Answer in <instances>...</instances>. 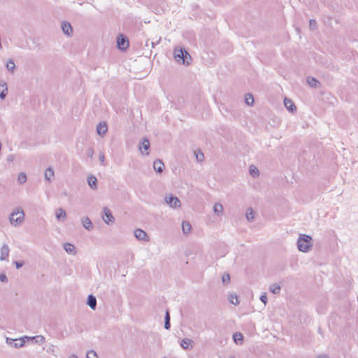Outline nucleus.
<instances>
[{"instance_id": "1", "label": "nucleus", "mask_w": 358, "mask_h": 358, "mask_svg": "<svg viewBox=\"0 0 358 358\" xmlns=\"http://www.w3.org/2000/svg\"><path fill=\"white\" fill-rule=\"evenodd\" d=\"M313 241L310 236L306 234H300L297 240V248L303 252H308L313 247Z\"/></svg>"}, {"instance_id": "2", "label": "nucleus", "mask_w": 358, "mask_h": 358, "mask_svg": "<svg viewBox=\"0 0 358 358\" xmlns=\"http://www.w3.org/2000/svg\"><path fill=\"white\" fill-rule=\"evenodd\" d=\"M174 58L175 59L184 65H188L192 60V57L188 52L184 48L174 50Z\"/></svg>"}, {"instance_id": "3", "label": "nucleus", "mask_w": 358, "mask_h": 358, "mask_svg": "<svg viewBox=\"0 0 358 358\" xmlns=\"http://www.w3.org/2000/svg\"><path fill=\"white\" fill-rule=\"evenodd\" d=\"M24 220V213L22 208H17L14 210L9 217L11 224L14 226L20 225Z\"/></svg>"}, {"instance_id": "4", "label": "nucleus", "mask_w": 358, "mask_h": 358, "mask_svg": "<svg viewBox=\"0 0 358 358\" xmlns=\"http://www.w3.org/2000/svg\"><path fill=\"white\" fill-rule=\"evenodd\" d=\"M129 45L128 38L122 34H119L117 36V47L122 51H125Z\"/></svg>"}, {"instance_id": "5", "label": "nucleus", "mask_w": 358, "mask_h": 358, "mask_svg": "<svg viewBox=\"0 0 358 358\" xmlns=\"http://www.w3.org/2000/svg\"><path fill=\"white\" fill-rule=\"evenodd\" d=\"M166 203L173 208H180L181 205V202L180 199L173 194H170L169 196H166L165 199Z\"/></svg>"}, {"instance_id": "6", "label": "nucleus", "mask_w": 358, "mask_h": 358, "mask_svg": "<svg viewBox=\"0 0 358 358\" xmlns=\"http://www.w3.org/2000/svg\"><path fill=\"white\" fill-rule=\"evenodd\" d=\"M103 213L102 218L105 223L107 224H111L114 223L115 218L111 211L107 207H104L103 208Z\"/></svg>"}, {"instance_id": "7", "label": "nucleus", "mask_w": 358, "mask_h": 358, "mask_svg": "<svg viewBox=\"0 0 358 358\" xmlns=\"http://www.w3.org/2000/svg\"><path fill=\"white\" fill-rule=\"evenodd\" d=\"M134 236L138 241H149V237L147 233L141 229H135Z\"/></svg>"}, {"instance_id": "8", "label": "nucleus", "mask_w": 358, "mask_h": 358, "mask_svg": "<svg viewBox=\"0 0 358 358\" xmlns=\"http://www.w3.org/2000/svg\"><path fill=\"white\" fill-rule=\"evenodd\" d=\"M11 341L12 342H13V347H14L15 348H20L25 345V343L27 341H29V336H24L18 339H13Z\"/></svg>"}, {"instance_id": "9", "label": "nucleus", "mask_w": 358, "mask_h": 358, "mask_svg": "<svg viewBox=\"0 0 358 358\" xmlns=\"http://www.w3.org/2000/svg\"><path fill=\"white\" fill-rule=\"evenodd\" d=\"M284 105L287 110L290 113H294L296 112V107L291 99L285 97L284 99Z\"/></svg>"}, {"instance_id": "10", "label": "nucleus", "mask_w": 358, "mask_h": 358, "mask_svg": "<svg viewBox=\"0 0 358 358\" xmlns=\"http://www.w3.org/2000/svg\"><path fill=\"white\" fill-rule=\"evenodd\" d=\"M62 29L63 33L68 36H71L73 34L72 26L68 22L64 21L62 23Z\"/></svg>"}, {"instance_id": "11", "label": "nucleus", "mask_w": 358, "mask_h": 358, "mask_svg": "<svg viewBox=\"0 0 358 358\" xmlns=\"http://www.w3.org/2000/svg\"><path fill=\"white\" fill-rule=\"evenodd\" d=\"M10 249L7 244H3L1 249L0 260H7L9 256Z\"/></svg>"}, {"instance_id": "12", "label": "nucleus", "mask_w": 358, "mask_h": 358, "mask_svg": "<svg viewBox=\"0 0 358 358\" xmlns=\"http://www.w3.org/2000/svg\"><path fill=\"white\" fill-rule=\"evenodd\" d=\"M164 167L165 166H164V164L162 160L157 159L154 161L153 169L157 173H162L164 169Z\"/></svg>"}, {"instance_id": "13", "label": "nucleus", "mask_w": 358, "mask_h": 358, "mask_svg": "<svg viewBox=\"0 0 358 358\" xmlns=\"http://www.w3.org/2000/svg\"><path fill=\"white\" fill-rule=\"evenodd\" d=\"M193 341L188 338H185L180 341V346L182 349L187 350H191L193 348Z\"/></svg>"}, {"instance_id": "14", "label": "nucleus", "mask_w": 358, "mask_h": 358, "mask_svg": "<svg viewBox=\"0 0 358 358\" xmlns=\"http://www.w3.org/2000/svg\"><path fill=\"white\" fill-rule=\"evenodd\" d=\"M108 131V127L105 122H101L96 127V132L99 136H103Z\"/></svg>"}, {"instance_id": "15", "label": "nucleus", "mask_w": 358, "mask_h": 358, "mask_svg": "<svg viewBox=\"0 0 358 358\" xmlns=\"http://www.w3.org/2000/svg\"><path fill=\"white\" fill-rule=\"evenodd\" d=\"M81 222L83 227L88 231H92L94 229V225L88 217H83L81 219Z\"/></svg>"}, {"instance_id": "16", "label": "nucleus", "mask_w": 358, "mask_h": 358, "mask_svg": "<svg viewBox=\"0 0 358 358\" xmlns=\"http://www.w3.org/2000/svg\"><path fill=\"white\" fill-rule=\"evenodd\" d=\"M44 178L45 180L49 182L54 180L55 172L52 167H48L46 169L44 173Z\"/></svg>"}, {"instance_id": "17", "label": "nucleus", "mask_w": 358, "mask_h": 358, "mask_svg": "<svg viewBox=\"0 0 358 358\" xmlns=\"http://www.w3.org/2000/svg\"><path fill=\"white\" fill-rule=\"evenodd\" d=\"M87 181L92 189L95 190L98 188L97 179L94 175H90L87 177Z\"/></svg>"}, {"instance_id": "18", "label": "nucleus", "mask_w": 358, "mask_h": 358, "mask_svg": "<svg viewBox=\"0 0 358 358\" xmlns=\"http://www.w3.org/2000/svg\"><path fill=\"white\" fill-rule=\"evenodd\" d=\"M0 90H1L0 92V99L3 100L6 97L8 91L7 84L3 80H0Z\"/></svg>"}, {"instance_id": "19", "label": "nucleus", "mask_w": 358, "mask_h": 358, "mask_svg": "<svg viewBox=\"0 0 358 358\" xmlns=\"http://www.w3.org/2000/svg\"><path fill=\"white\" fill-rule=\"evenodd\" d=\"M150 144L149 140L147 138H144L138 145L139 150L142 152V154H144L143 150L148 151L150 148Z\"/></svg>"}, {"instance_id": "20", "label": "nucleus", "mask_w": 358, "mask_h": 358, "mask_svg": "<svg viewBox=\"0 0 358 358\" xmlns=\"http://www.w3.org/2000/svg\"><path fill=\"white\" fill-rule=\"evenodd\" d=\"M86 303H87V305H88L90 306V308L91 309L95 310L96 308V297L94 295H92V294L88 295Z\"/></svg>"}, {"instance_id": "21", "label": "nucleus", "mask_w": 358, "mask_h": 358, "mask_svg": "<svg viewBox=\"0 0 358 358\" xmlns=\"http://www.w3.org/2000/svg\"><path fill=\"white\" fill-rule=\"evenodd\" d=\"M29 341H31L32 343L41 345L45 342V338L44 336L41 335H38L35 336L30 337L29 336Z\"/></svg>"}, {"instance_id": "22", "label": "nucleus", "mask_w": 358, "mask_h": 358, "mask_svg": "<svg viewBox=\"0 0 358 358\" xmlns=\"http://www.w3.org/2000/svg\"><path fill=\"white\" fill-rule=\"evenodd\" d=\"M307 83L308 84L314 88H317L320 84V82L315 78L308 76L307 77Z\"/></svg>"}, {"instance_id": "23", "label": "nucleus", "mask_w": 358, "mask_h": 358, "mask_svg": "<svg viewBox=\"0 0 358 358\" xmlns=\"http://www.w3.org/2000/svg\"><path fill=\"white\" fill-rule=\"evenodd\" d=\"M56 217L59 221L64 220L66 217V211L63 208H58L56 210Z\"/></svg>"}, {"instance_id": "24", "label": "nucleus", "mask_w": 358, "mask_h": 358, "mask_svg": "<svg viewBox=\"0 0 358 358\" xmlns=\"http://www.w3.org/2000/svg\"><path fill=\"white\" fill-rule=\"evenodd\" d=\"M192 229V226L187 221H183L182 222V230L183 234H188Z\"/></svg>"}, {"instance_id": "25", "label": "nucleus", "mask_w": 358, "mask_h": 358, "mask_svg": "<svg viewBox=\"0 0 358 358\" xmlns=\"http://www.w3.org/2000/svg\"><path fill=\"white\" fill-rule=\"evenodd\" d=\"M171 317L169 311L167 310L165 313L164 316V328L166 330H169L171 328V322H170Z\"/></svg>"}, {"instance_id": "26", "label": "nucleus", "mask_w": 358, "mask_h": 358, "mask_svg": "<svg viewBox=\"0 0 358 358\" xmlns=\"http://www.w3.org/2000/svg\"><path fill=\"white\" fill-rule=\"evenodd\" d=\"M64 249L67 253L73 252L74 254H76V248L73 244L70 243H65L64 244Z\"/></svg>"}, {"instance_id": "27", "label": "nucleus", "mask_w": 358, "mask_h": 358, "mask_svg": "<svg viewBox=\"0 0 358 358\" xmlns=\"http://www.w3.org/2000/svg\"><path fill=\"white\" fill-rule=\"evenodd\" d=\"M232 337L234 343L236 344H238L239 343H241V342L243 341V336L240 332L234 333Z\"/></svg>"}, {"instance_id": "28", "label": "nucleus", "mask_w": 358, "mask_h": 358, "mask_svg": "<svg viewBox=\"0 0 358 358\" xmlns=\"http://www.w3.org/2000/svg\"><path fill=\"white\" fill-rule=\"evenodd\" d=\"M245 216L248 222H252L255 220V211L252 208H248Z\"/></svg>"}, {"instance_id": "29", "label": "nucleus", "mask_w": 358, "mask_h": 358, "mask_svg": "<svg viewBox=\"0 0 358 358\" xmlns=\"http://www.w3.org/2000/svg\"><path fill=\"white\" fill-rule=\"evenodd\" d=\"M249 172H250V174L254 178L258 177L259 176V169L254 165L250 166Z\"/></svg>"}, {"instance_id": "30", "label": "nucleus", "mask_w": 358, "mask_h": 358, "mask_svg": "<svg viewBox=\"0 0 358 358\" xmlns=\"http://www.w3.org/2000/svg\"><path fill=\"white\" fill-rule=\"evenodd\" d=\"M280 289H281L280 286L275 283L271 285L269 287L270 292L274 294H279L280 292Z\"/></svg>"}, {"instance_id": "31", "label": "nucleus", "mask_w": 358, "mask_h": 358, "mask_svg": "<svg viewBox=\"0 0 358 358\" xmlns=\"http://www.w3.org/2000/svg\"><path fill=\"white\" fill-rule=\"evenodd\" d=\"M6 69L10 72H14L15 69V64L12 59L8 60L6 64Z\"/></svg>"}, {"instance_id": "32", "label": "nucleus", "mask_w": 358, "mask_h": 358, "mask_svg": "<svg viewBox=\"0 0 358 358\" xmlns=\"http://www.w3.org/2000/svg\"><path fill=\"white\" fill-rule=\"evenodd\" d=\"M213 210L215 214L217 215H220L223 212V206L220 203H215L213 206Z\"/></svg>"}, {"instance_id": "33", "label": "nucleus", "mask_w": 358, "mask_h": 358, "mask_svg": "<svg viewBox=\"0 0 358 358\" xmlns=\"http://www.w3.org/2000/svg\"><path fill=\"white\" fill-rule=\"evenodd\" d=\"M228 299L229 301L234 305H238L240 303L237 295H236L235 294H230Z\"/></svg>"}, {"instance_id": "34", "label": "nucleus", "mask_w": 358, "mask_h": 358, "mask_svg": "<svg viewBox=\"0 0 358 358\" xmlns=\"http://www.w3.org/2000/svg\"><path fill=\"white\" fill-rule=\"evenodd\" d=\"M245 102L248 106H252L254 103L253 95L250 93L247 94L245 95Z\"/></svg>"}, {"instance_id": "35", "label": "nucleus", "mask_w": 358, "mask_h": 358, "mask_svg": "<svg viewBox=\"0 0 358 358\" xmlns=\"http://www.w3.org/2000/svg\"><path fill=\"white\" fill-rule=\"evenodd\" d=\"M230 275L229 273H224L222 276V282L224 285H228L230 282Z\"/></svg>"}, {"instance_id": "36", "label": "nucleus", "mask_w": 358, "mask_h": 358, "mask_svg": "<svg viewBox=\"0 0 358 358\" xmlns=\"http://www.w3.org/2000/svg\"><path fill=\"white\" fill-rule=\"evenodd\" d=\"M17 181L20 184H24L27 181V175L24 173H20L18 175Z\"/></svg>"}, {"instance_id": "37", "label": "nucleus", "mask_w": 358, "mask_h": 358, "mask_svg": "<svg viewBox=\"0 0 358 358\" xmlns=\"http://www.w3.org/2000/svg\"><path fill=\"white\" fill-rule=\"evenodd\" d=\"M309 27L311 30H315L317 27V24L315 20L311 19L309 21Z\"/></svg>"}, {"instance_id": "38", "label": "nucleus", "mask_w": 358, "mask_h": 358, "mask_svg": "<svg viewBox=\"0 0 358 358\" xmlns=\"http://www.w3.org/2000/svg\"><path fill=\"white\" fill-rule=\"evenodd\" d=\"M87 358H99L97 354L93 350H91L87 353Z\"/></svg>"}, {"instance_id": "39", "label": "nucleus", "mask_w": 358, "mask_h": 358, "mask_svg": "<svg viewBox=\"0 0 358 358\" xmlns=\"http://www.w3.org/2000/svg\"><path fill=\"white\" fill-rule=\"evenodd\" d=\"M13 264L15 265L17 269L22 268L24 265V262L23 261H14Z\"/></svg>"}, {"instance_id": "40", "label": "nucleus", "mask_w": 358, "mask_h": 358, "mask_svg": "<svg viewBox=\"0 0 358 358\" xmlns=\"http://www.w3.org/2000/svg\"><path fill=\"white\" fill-rule=\"evenodd\" d=\"M0 281L2 282H8V280L5 273H0Z\"/></svg>"}, {"instance_id": "41", "label": "nucleus", "mask_w": 358, "mask_h": 358, "mask_svg": "<svg viewBox=\"0 0 358 358\" xmlns=\"http://www.w3.org/2000/svg\"><path fill=\"white\" fill-rule=\"evenodd\" d=\"M260 301L264 304L266 305V303H267V296H266V293H264L262 294L261 296H260V298H259Z\"/></svg>"}, {"instance_id": "42", "label": "nucleus", "mask_w": 358, "mask_h": 358, "mask_svg": "<svg viewBox=\"0 0 358 358\" xmlns=\"http://www.w3.org/2000/svg\"><path fill=\"white\" fill-rule=\"evenodd\" d=\"M93 155H94V150L92 148H90L87 149V156L89 157V158H92L93 157Z\"/></svg>"}, {"instance_id": "43", "label": "nucleus", "mask_w": 358, "mask_h": 358, "mask_svg": "<svg viewBox=\"0 0 358 358\" xmlns=\"http://www.w3.org/2000/svg\"><path fill=\"white\" fill-rule=\"evenodd\" d=\"M99 160H100V162H101V164H102L103 165H104L103 162H104V161H105V156H104V154H103V152H101V153L99 154Z\"/></svg>"}, {"instance_id": "44", "label": "nucleus", "mask_w": 358, "mask_h": 358, "mask_svg": "<svg viewBox=\"0 0 358 358\" xmlns=\"http://www.w3.org/2000/svg\"><path fill=\"white\" fill-rule=\"evenodd\" d=\"M14 159H15V157H14V155H8V156L7 157V161H8V162H13V161L14 160Z\"/></svg>"}, {"instance_id": "45", "label": "nucleus", "mask_w": 358, "mask_h": 358, "mask_svg": "<svg viewBox=\"0 0 358 358\" xmlns=\"http://www.w3.org/2000/svg\"><path fill=\"white\" fill-rule=\"evenodd\" d=\"M203 153H201L200 156L196 155V159H197L198 161L201 162V161L203 160Z\"/></svg>"}, {"instance_id": "46", "label": "nucleus", "mask_w": 358, "mask_h": 358, "mask_svg": "<svg viewBox=\"0 0 358 358\" xmlns=\"http://www.w3.org/2000/svg\"><path fill=\"white\" fill-rule=\"evenodd\" d=\"M11 340H13V339H12V338H6V343H7L8 344L11 345L13 346V342H12V341H11Z\"/></svg>"}, {"instance_id": "47", "label": "nucleus", "mask_w": 358, "mask_h": 358, "mask_svg": "<svg viewBox=\"0 0 358 358\" xmlns=\"http://www.w3.org/2000/svg\"><path fill=\"white\" fill-rule=\"evenodd\" d=\"M159 41H157L156 43H155V42H153V41L150 42V45H151V47H152V48H155V46L157 44H158V43H159Z\"/></svg>"}, {"instance_id": "48", "label": "nucleus", "mask_w": 358, "mask_h": 358, "mask_svg": "<svg viewBox=\"0 0 358 358\" xmlns=\"http://www.w3.org/2000/svg\"><path fill=\"white\" fill-rule=\"evenodd\" d=\"M150 45V40H149V39H148V40L146 41V42H145V47H149V45Z\"/></svg>"}, {"instance_id": "49", "label": "nucleus", "mask_w": 358, "mask_h": 358, "mask_svg": "<svg viewBox=\"0 0 358 358\" xmlns=\"http://www.w3.org/2000/svg\"><path fill=\"white\" fill-rule=\"evenodd\" d=\"M69 358H78V357L76 355H71Z\"/></svg>"}, {"instance_id": "50", "label": "nucleus", "mask_w": 358, "mask_h": 358, "mask_svg": "<svg viewBox=\"0 0 358 358\" xmlns=\"http://www.w3.org/2000/svg\"><path fill=\"white\" fill-rule=\"evenodd\" d=\"M317 358H329L327 355H320Z\"/></svg>"}, {"instance_id": "51", "label": "nucleus", "mask_w": 358, "mask_h": 358, "mask_svg": "<svg viewBox=\"0 0 358 358\" xmlns=\"http://www.w3.org/2000/svg\"><path fill=\"white\" fill-rule=\"evenodd\" d=\"M163 358H166V357H163Z\"/></svg>"}]
</instances>
